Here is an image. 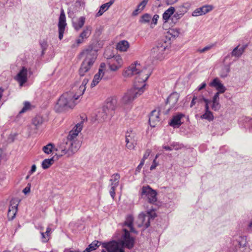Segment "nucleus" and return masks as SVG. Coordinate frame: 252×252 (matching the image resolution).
I'll list each match as a JSON object with an SVG mask.
<instances>
[{
	"instance_id": "3",
	"label": "nucleus",
	"mask_w": 252,
	"mask_h": 252,
	"mask_svg": "<svg viewBox=\"0 0 252 252\" xmlns=\"http://www.w3.org/2000/svg\"><path fill=\"white\" fill-rule=\"evenodd\" d=\"M133 218L132 216H128L123 224L122 234L120 243L124 248L131 249L134 245L135 239L130 235V232L137 233L133 227Z\"/></svg>"
},
{
	"instance_id": "41",
	"label": "nucleus",
	"mask_w": 252,
	"mask_h": 252,
	"mask_svg": "<svg viewBox=\"0 0 252 252\" xmlns=\"http://www.w3.org/2000/svg\"><path fill=\"white\" fill-rule=\"evenodd\" d=\"M40 45L42 49V54H43L44 51L47 49L48 47L47 42L45 40H43L40 41Z\"/></svg>"
},
{
	"instance_id": "58",
	"label": "nucleus",
	"mask_w": 252,
	"mask_h": 252,
	"mask_svg": "<svg viewBox=\"0 0 252 252\" xmlns=\"http://www.w3.org/2000/svg\"><path fill=\"white\" fill-rule=\"evenodd\" d=\"M28 186H30V185L29 184ZM30 191V187H26L23 190V192L25 194H27L28 192H29Z\"/></svg>"
},
{
	"instance_id": "46",
	"label": "nucleus",
	"mask_w": 252,
	"mask_h": 252,
	"mask_svg": "<svg viewBox=\"0 0 252 252\" xmlns=\"http://www.w3.org/2000/svg\"><path fill=\"white\" fill-rule=\"evenodd\" d=\"M83 38H80V37L76 39V43L72 45V48L77 47L80 44L82 43L83 41Z\"/></svg>"
},
{
	"instance_id": "29",
	"label": "nucleus",
	"mask_w": 252,
	"mask_h": 252,
	"mask_svg": "<svg viewBox=\"0 0 252 252\" xmlns=\"http://www.w3.org/2000/svg\"><path fill=\"white\" fill-rule=\"evenodd\" d=\"M239 46H237L233 50L231 53L232 56L239 57L243 54L245 48L241 47L239 48Z\"/></svg>"
},
{
	"instance_id": "27",
	"label": "nucleus",
	"mask_w": 252,
	"mask_h": 252,
	"mask_svg": "<svg viewBox=\"0 0 252 252\" xmlns=\"http://www.w3.org/2000/svg\"><path fill=\"white\" fill-rule=\"evenodd\" d=\"M54 157L51 158L45 159L42 162V168L44 169H48L54 163Z\"/></svg>"
},
{
	"instance_id": "5",
	"label": "nucleus",
	"mask_w": 252,
	"mask_h": 252,
	"mask_svg": "<svg viewBox=\"0 0 252 252\" xmlns=\"http://www.w3.org/2000/svg\"><path fill=\"white\" fill-rule=\"evenodd\" d=\"M170 41L167 39L159 40L151 51V56L157 60H161L165 56L166 51L170 47Z\"/></svg>"
},
{
	"instance_id": "47",
	"label": "nucleus",
	"mask_w": 252,
	"mask_h": 252,
	"mask_svg": "<svg viewBox=\"0 0 252 252\" xmlns=\"http://www.w3.org/2000/svg\"><path fill=\"white\" fill-rule=\"evenodd\" d=\"M151 153V150L150 149H147L144 154L143 157L141 160H143V162H145V160L147 159L149 156H150V154Z\"/></svg>"
},
{
	"instance_id": "24",
	"label": "nucleus",
	"mask_w": 252,
	"mask_h": 252,
	"mask_svg": "<svg viewBox=\"0 0 252 252\" xmlns=\"http://www.w3.org/2000/svg\"><path fill=\"white\" fill-rule=\"evenodd\" d=\"M129 47L128 41L124 40L120 41L117 45V49L121 52H126Z\"/></svg>"
},
{
	"instance_id": "33",
	"label": "nucleus",
	"mask_w": 252,
	"mask_h": 252,
	"mask_svg": "<svg viewBox=\"0 0 252 252\" xmlns=\"http://www.w3.org/2000/svg\"><path fill=\"white\" fill-rule=\"evenodd\" d=\"M91 34V28L87 27L80 34V38H87Z\"/></svg>"
},
{
	"instance_id": "16",
	"label": "nucleus",
	"mask_w": 252,
	"mask_h": 252,
	"mask_svg": "<svg viewBox=\"0 0 252 252\" xmlns=\"http://www.w3.org/2000/svg\"><path fill=\"white\" fill-rule=\"evenodd\" d=\"M179 98V94L176 92H174L172 93L167 98L166 103L169 104L170 106V108H169L167 112H165V114H167L168 113L169 110L171 109H175L177 108L176 105L178 101Z\"/></svg>"
},
{
	"instance_id": "39",
	"label": "nucleus",
	"mask_w": 252,
	"mask_h": 252,
	"mask_svg": "<svg viewBox=\"0 0 252 252\" xmlns=\"http://www.w3.org/2000/svg\"><path fill=\"white\" fill-rule=\"evenodd\" d=\"M31 107V104L30 102L26 101L24 103V106L22 109L20 111L19 114H22L26 112L29 110Z\"/></svg>"
},
{
	"instance_id": "53",
	"label": "nucleus",
	"mask_w": 252,
	"mask_h": 252,
	"mask_svg": "<svg viewBox=\"0 0 252 252\" xmlns=\"http://www.w3.org/2000/svg\"><path fill=\"white\" fill-rule=\"evenodd\" d=\"M179 0H166V3L167 5H173L177 2Z\"/></svg>"
},
{
	"instance_id": "38",
	"label": "nucleus",
	"mask_w": 252,
	"mask_h": 252,
	"mask_svg": "<svg viewBox=\"0 0 252 252\" xmlns=\"http://www.w3.org/2000/svg\"><path fill=\"white\" fill-rule=\"evenodd\" d=\"M151 18V16L149 14H144L141 18L140 21L141 23H146L150 22Z\"/></svg>"
},
{
	"instance_id": "6",
	"label": "nucleus",
	"mask_w": 252,
	"mask_h": 252,
	"mask_svg": "<svg viewBox=\"0 0 252 252\" xmlns=\"http://www.w3.org/2000/svg\"><path fill=\"white\" fill-rule=\"evenodd\" d=\"M117 107V100L116 97H110L107 99L102 111L97 116L100 121H104L108 118H110L114 114V111Z\"/></svg>"
},
{
	"instance_id": "20",
	"label": "nucleus",
	"mask_w": 252,
	"mask_h": 252,
	"mask_svg": "<svg viewBox=\"0 0 252 252\" xmlns=\"http://www.w3.org/2000/svg\"><path fill=\"white\" fill-rule=\"evenodd\" d=\"M210 86L215 87L218 91V93L222 94L225 92L226 89L225 86L220 82V80L216 78L213 80L210 83Z\"/></svg>"
},
{
	"instance_id": "19",
	"label": "nucleus",
	"mask_w": 252,
	"mask_h": 252,
	"mask_svg": "<svg viewBox=\"0 0 252 252\" xmlns=\"http://www.w3.org/2000/svg\"><path fill=\"white\" fill-rule=\"evenodd\" d=\"M137 224L138 227L144 226L145 229L150 226V220L145 213H141L139 215Z\"/></svg>"
},
{
	"instance_id": "18",
	"label": "nucleus",
	"mask_w": 252,
	"mask_h": 252,
	"mask_svg": "<svg viewBox=\"0 0 252 252\" xmlns=\"http://www.w3.org/2000/svg\"><path fill=\"white\" fill-rule=\"evenodd\" d=\"M213 8L211 5H205L195 9L192 13V16L197 17L204 15L211 11Z\"/></svg>"
},
{
	"instance_id": "13",
	"label": "nucleus",
	"mask_w": 252,
	"mask_h": 252,
	"mask_svg": "<svg viewBox=\"0 0 252 252\" xmlns=\"http://www.w3.org/2000/svg\"><path fill=\"white\" fill-rule=\"evenodd\" d=\"M120 176L119 174H114L110 179V190L109 193L111 197L114 199L115 196V190L119 184Z\"/></svg>"
},
{
	"instance_id": "36",
	"label": "nucleus",
	"mask_w": 252,
	"mask_h": 252,
	"mask_svg": "<svg viewBox=\"0 0 252 252\" xmlns=\"http://www.w3.org/2000/svg\"><path fill=\"white\" fill-rule=\"evenodd\" d=\"M115 0H110L108 2L104 3L101 5L100 7L102 10H104V12L107 10L114 3Z\"/></svg>"
},
{
	"instance_id": "59",
	"label": "nucleus",
	"mask_w": 252,
	"mask_h": 252,
	"mask_svg": "<svg viewBox=\"0 0 252 252\" xmlns=\"http://www.w3.org/2000/svg\"><path fill=\"white\" fill-rule=\"evenodd\" d=\"M163 149H165L166 151H172L173 148L171 146L164 145L162 146Z\"/></svg>"
},
{
	"instance_id": "2",
	"label": "nucleus",
	"mask_w": 252,
	"mask_h": 252,
	"mask_svg": "<svg viewBox=\"0 0 252 252\" xmlns=\"http://www.w3.org/2000/svg\"><path fill=\"white\" fill-rule=\"evenodd\" d=\"M136 75L134 87L128 90L122 98V102L124 104L131 103L135 98L140 96L144 92L145 82L149 77V71L147 68L143 67L138 63L131 64L126 69L123 75L125 77H130Z\"/></svg>"
},
{
	"instance_id": "62",
	"label": "nucleus",
	"mask_w": 252,
	"mask_h": 252,
	"mask_svg": "<svg viewBox=\"0 0 252 252\" xmlns=\"http://www.w3.org/2000/svg\"><path fill=\"white\" fill-rule=\"evenodd\" d=\"M170 146H171L172 147L173 150L175 149L176 150H177L179 148V146L177 144H176L175 143L172 144Z\"/></svg>"
},
{
	"instance_id": "9",
	"label": "nucleus",
	"mask_w": 252,
	"mask_h": 252,
	"mask_svg": "<svg viewBox=\"0 0 252 252\" xmlns=\"http://www.w3.org/2000/svg\"><path fill=\"white\" fill-rule=\"evenodd\" d=\"M102 246L108 252H125L123 248L120 247V243L116 241L102 243Z\"/></svg>"
},
{
	"instance_id": "22",
	"label": "nucleus",
	"mask_w": 252,
	"mask_h": 252,
	"mask_svg": "<svg viewBox=\"0 0 252 252\" xmlns=\"http://www.w3.org/2000/svg\"><path fill=\"white\" fill-rule=\"evenodd\" d=\"M184 116V114L181 113H178L173 116L170 122L169 123V125L173 127H176V126L178 127L180 126L182 124L181 121V118Z\"/></svg>"
},
{
	"instance_id": "23",
	"label": "nucleus",
	"mask_w": 252,
	"mask_h": 252,
	"mask_svg": "<svg viewBox=\"0 0 252 252\" xmlns=\"http://www.w3.org/2000/svg\"><path fill=\"white\" fill-rule=\"evenodd\" d=\"M85 22V18L84 17H80L76 20L73 21V27L76 31H78L84 26Z\"/></svg>"
},
{
	"instance_id": "52",
	"label": "nucleus",
	"mask_w": 252,
	"mask_h": 252,
	"mask_svg": "<svg viewBox=\"0 0 252 252\" xmlns=\"http://www.w3.org/2000/svg\"><path fill=\"white\" fill-rule=\"evenodd\" d=\"M158 18V15L155 14L153 17L152 24L153 23L154 25H156Z\"/></svg>"
},
{
	"instance_id": "42",
	"label": "nucleus",
	"mask_w": 252,
	"mask_h": 252,
	"mask_svg": "<svg viewBox=\"0 0 252 252\" xmlns=\"http://www.w3.org/2000/svg\"><path fill=\"white\" fill-rule=\"evenodd\" d=\"M213 47H214V44L209 45L205 46V47H204L202 49H198L197 50V52H199L200 53H204V52L209 51V50L212 49Z\"/></svg>"
},
{
	"instance_id": "44",
	"label": "nucleus",
	"mask_w": 252,
	"mask_h": 252,
	"mask_svg": "<svg viewBox=\"0 0 252 252\" xmlns=\"http://www.w3.org/2000/svg\"><path fill=\"white\" fill-rule=\"evenodd\" d=\"M149 0H143L138 5V8H140L141 10H143L146 4L148 3Z\"/></svg>"
},
{
	"instance_id": "63",
	"label": "nucleus",
	"mask_w": 252,
	"mask_h": 252,
	"mask_svg": "<svg viewBox=\"0 0 252 252\" xmlns=\"http://www.w3.org/2000/svg\"><path fill=\"white\" fill-rule=\"evenodd\" d=\"M202 100L205 102V104H209L210 102H211V100L204 97H202Z\"/></svg>"
},
{
	"instance_id": "15",
	"label": "nucleus",
	"mask_w": 252,
	"mask_h": 252,
	"mask_svg": "<svg viewBox=\"0 0 252 252\" xmlns=\"http://www.w3.org/2000/svg\"><path fill=\"white\" fill-rule=\"evenodd\" d=\"M28 73V69L23 66L15 77L14 79L19 83L20 86H22L27 81Z\"/></svg>"
},
{
	"instance_id": "40",
	"label": "nucleus",
	"mask_w": 252,
	"mask_h": 252,
	"mask_svg": "<svg viewBox=\"0 0 252 252\" xmlns=\"http://www.w3.org/2000/svg\"><path fill=\"white\" fill-rule=\"evenodd\" d=\"M169 32L172 37L176 38L180 34V30L177 28L172 29L169 31Z\"/></svg>"
},
{
	"instance_id": "4",
	"label": "nucleus",
	"mask_w": 252,
	"mask_h": 252,
	"mask_svg": "<svg viewBox=\"0 0 252 252\" xmlns=\"http://www.w3.org/2000/svg\"><path fill=\"white\" fill-rule=\"evenodd\" d=\"M70 143L65 139L63 140L60 142L55 148V151L57 152V156L62 157L66 156L69 157L73 155L79 149V144Z\"/></svg>"
},
{
	"instance_id": "43",
	"label": "nucleus",
	"mask_w": 252,
	"mask_h": 252,
	"mask_svg": "<svg viewBox=\"0 0 252 252\" xmlns=\"http://www.w3.org/2000/svg\"><path fill=\"white\" fill-rule=\"evenodd\" d=\"M212 109L214 111H218L220 108V105L219 101L212 102Z\"/></svg>"
},
{
	"instance_id": "11",
	"label": "nucleus",
	"mask_w": 252,
	"mask_h": 252,
	"mask_svg": "<svg viewBox=\"0 0 252 252\" xmlns=\"http://www.w3.org/2000/svg\"><path fill=\"white\" fill-rule=\"evenodd\" d=\"M123 63V60L120 56H114L110 58L109 68L111 71H116L122 66Z\"/></svg>"
},
{
	"instance_id": "50",
	"label": "nucleus",
	"mask_w": 252,
	"mask_h": 252,
	"mask_svg": "<svg viewBox=\"0 0 252 252\" xmlns=\"http://www.w3.org/2000/svg\"><path fill=\"white\" fill-rule=\"evenodd\" d=\"M220 94L216 93L214 95L212 102L219 101V95Z\"/></svg>"
},
{
	"instance_id": "14",
	"label": "nucleus",
	"mask_w": 252,
	"mask_h": 252,
	"mask_svg": "<svg viewBox=\"0 0 252 252\" xmlns=\"http://www.w3.org/2000/svg\"><path fill=\"white\" fill-rule=\"evenodd\" d=\"M106 64L104 63H101L98 72L96 73L93 79V80L91 84V87L93 88L97 85L102 78L105 74Z\"/></svg>"
},
{
	"instance_id": "48",
	"label": "nucleus",
	"mask_w": 252,
	"mask_h": 252,
	"mask_svg": "<svg viewBox=\"0 0 252 252\" xmlns=\"http://www.w3.org/2000/svg\"><path fill=\"white\" fill-rule=\"evenodd\" d=\"M240 238L242 240V241H238L239 245L240 246V247H245L246 245V239H245L244 237H241Z\"/></svg>"
},
{
	"instance_id": "31",
	"label": "nucleus",
	"mask_w": 252,
	"mask_h": 252,
	"mask_svg": "<svg viewBox=\"0 0 252 252\" xmlns=\"http://www.w3.org/2000/svg\"><path fill=\"white\" fill-rule=\"evenodd\" d=\"M56 147L52 143H49L42 148L43 151L47 154H50L54 150L55 151Z\"/></svg>"
},
{
	"instance_id": "54",
	"label": "nucleus",
	"mask_w": 252,
	"mask_h": 252,
	"mask_svg": "<svg viewBox=\"0 0 252 252\" xmlns=\"http://www.w3.org/2000/svg\"><path fill=\"white\" fill-rule=\"evenodd\" d=\"M197 99V97L196 96H193L192 99L191 101L190 107H193L196 103V99Z\"/></svg>"
},
{
	"instance_id": "10",
	"label": "nucleus",
	"mask_w": 252,
	"mask_h": 252,
	"mask_svg": "<svg viewBox=\"0 0 252 252\" xmlns=\"http://www.w3.org/2000/svg\"><path fill=\"white\" fill-rule=\"evenodd\" d=\"M137 138L136 133L129 129L126 134V147L129 149H133L136 144Z\"/></svg>"
},
{
	"instance_id": "7",
	"label": "nucleus",
	"mask_w": 252,
	"mask_h": 252,
	"mask_svg": "<svg viewBox=\"0 0 252 252\" xmlns=\"http://www.w3.org/2000/svg\"><path fill=\"white\" fill-rule=\"evenodd\" d=\"M141 198L150 204H155L157 201V192L149 186H144L140 189Z\"/></svg>"
},
{
	"instance_id": "61",
	"label": "nucleus",
	"mask_w": 252,
	"mask_h": 252,
	"mask_svg": "<svg viewBox=\"0 0 252 252\" xmlns=\"http://www.w3.org/2000/svg\"><path fill=\"white\" fill-rule=\"evenodd\" d=\"M104 12V10H102L101 8L100 7V9L98 12L96 13V16H100L102 15Z\"/></svg>"
},
{
	"instance_id": "55",
	"label": "nucleus",
	"mask_w": 252,
	"mask_h": 252,
	"mask_svg": "<svg viewBox=\"0 0 252 252\" xmlns=\"http://www.w3.org/2000/svg\"><path fill=\"white\" fill-rule=\"evenodd\" d=\"M36 167L35 164L32 165L31 170L29 171L30 175L32 174L36 170Z\"/></svg>"
},
{
	"instance_id": "35",
	"label": "nucleus",
	"mask_w": 252,
	"mask_h": 252,
	"mask_svg": "<svg viewBox=\"0 0 252 252\" xmlns=\"http://www.w3.org/2000/svg\"><path fill=\"white\" fill-rule=\"evenodd\" d=\"M173 17H172V20L173 22H174L175 23L177 22V21L181 19L183 16L184 15L183 14H182L181 12H180L179 10H177L175 13H174L173 14Z\"/></svg>"
},
{
	"instance_id": "8",
	"label": "nucleus",
	"mask_w": 252,
	"mask_h": 252,
	"mask_svg": "<svg viewBox=\"0 0 252 252\" xmlns=\"http://www.w3.org/2000/svg\"><path fill=\"white\" fill-rule=\"evenodd\" d=\"M83 127V122H81L78 123L73 128V129L70 131L67 138L65 140H67L70 143H72V145H74V143L79 144V148L81 147V143L77 139V136L78 133L81 131Z\"/></svg>"
},
{
	"instance_id": "32",
	"label": "nucleus",
	"mask_w": 252,
	"mask_h": 252,
	"mask_svg": "<svg viewBox=\"0 0 252 252\" xmlns=\"http://www.w3.org/2000/svg\"><path fill=\"white\" fill-rule=\"evenodd\" d=\"M101 242L95 240L92 242L87 247V248L91 251L92 252L96 250L99 246L102 245Z\"/></svg>"
},
{
	"instance_id": "34",
	"label": "nucleus",
	"mask_w": 252,
	"mask_h": 252,
	"mask_svg": "<svg viewBox=\"0 0 252 252\" xmlns=\"http://www.w3.org/2000/svg\"><path fill=\"white\" fill-rule=\"evenodd\" d=\"M145 214L149 219L150 220H151L154 219L157 217V214L153 208L148 210Z\"/></svg>"
},
{
	"instance_id": "28",
	"label": "nucleus",
	"mask_w": 252,
	"mask_h": 252,
	"mask_svg": "<svg viewBox=\"0 0 252 252\" xmlns=\"http://www.w3.org/2000/svg\"><path fill=\"white\" fill-rule=\"evenodd\" d=\"M43 122V118L39 116H36L35 118H34L32 121V125L35 126V128L37 129L39 128V126L42 124Z\"/></svg>"
},
{
	"instance_id": "49",
	"label": "nucleus",
	"mask_w": 252,
	"mask_h": 252,
	"mask_svg": "<svg viewBox=\"0 0 252 252\" xmlns=\"http://www.w3.org/2000/svg\"><path fill=\"white\" fill-rule=\"evenodd\" d=\"M158 162H157V161H156V159H154L153 161L152 164L150 167V170H153L155 169L156 168V167L158 165Z\"/></svg>"
},
{
	"instance_id": "26",
	"label": "nucleus",
	"mask_w": 252,
	"mask_h": 252,
	"mask_svg": "<svg viewBox=\"0 0 252 252\" xmlns=\"http://www.w3.org/2000/svg\"><path fill=\"white\" fill-rule=\"evenodd\" d=\"M191 3L189 2H186L183 3L181 5L178 6L177 8L180 11L183 15H184L191 6Z\"/></svg>"
},
{
	"instance_id": "51",
	"label": "nucleus",
	"mask_w": 252,
	"mask_h": 252,
	"mask_svg": "<svg viewBox=\"0 0 252 252\" xmlns=\"http://www.w3.org/2000/svg\"><path fill=\"white\" fill-rule=\"evenodd\" d=\"M144 164V162H143V160H141L139 164L138 165V166L137 167V168L136 169V172H140L141 169L142 168Z\"/></svg>"
},
{
	"instance_id": "60",
	"label": "nucleus",
	"mask_w": 252,
	"mask_h": 252,
	"mask_svg": "<svg viewBox=\"0 0 252 252\" xmlns=\"http://www.w3.org/2000/svg\"><path fill=\"white\" fill-rule=\"evenodd\" d=\"M51 232V228L49 227L47 228L46 231L45 232V233L47 236V237H50V234Z\"/></svg>"
},
{
	"instance_id": "30",
	"label": "nucleus",
	"mask_w": 252,
	"mask_h": 252,
	"mask_svg": "<svg viewBox=\"0 0 252 252\" xmlns=\"http://www.w3.org/2000/svg\"><path fill=\"white\" fill-rule=\"evenodd\" d=\"M200 118L210 122L214 120V116L211 111H205V113L200 116Z\"/></svg>"
},
{
	"instance_id": "57",
	"label": "nucleus",
	"mask_w": 252,
	"mask_h": 252,
	"mask_svg": "<svg viewBox=\"0 0 252 252\" xmlns=\"http://www.w3.org/2000/svg\"><path fill=\"white\" fill-rule=\"evenodd\" d=\"M206 86V84L205 82L202 83L199 87L197 88V90L198 91H201V90L205 88Z\"/></svg>"
},
{
	"instance_id": "12",
	"label": "nucleus",
	"mask_w": 252,
	"mask_h": 252,
	"mask_svg": "<svg viewBox=\"0 0 252 252\" xmlns=\"http://www.w3.org/2000/svg\"><path fill=\"white\" fill-rule=\"evenodd\" d=\"M59 38L62 40L65 28L66 26L65 15L63 9L61 10L58 23Z\"/></svg>"
},
{
	"instance_id": "21",
	"label": "nucleus",
	"mask_w": 252,
	"mask_h": 252,
	"mask_svg": "<svg viewBox=\"0 0 252 252\" xmlns=\"http://www.w3.org/2000/svg\"><path fill=\"white\" fill-rule=\"evenodd\" d=\"M159 111L154 110L151 112L149 118V122L151 126L155 127L159 122Z\"/></svg>"
},
{
	"instance_id": "17",
	"label": "nucleus",
	"mask_w": 252,
	"mask_h": 252,
	"mask_svg": "<svg viewBox=\"0 0 252 252\" xmlns=\"http://www.w3.org/2000/svg\"><path fill=\"white\" fill-rule=\"evenodd\" d=\"M18 203L15 199H12L10 202L7 217L9 220H12L15 217L17 212Z\"/></svg>"
},
{
	"instance_id": "1",
	"label": "nucleus",
	"mask_w": 252,
	"mask_h": 252,
	"mask_svg": "<svg viewBox=\"0 0 252 252\" xmlns=\"http://www.w3.org/2000/svg\"><path fill=\"white\" fill-rule=\"evenodd\" d=\"M79 55L80 58H83L79 69L80 79L82 81V84L75 93L70 91L62 95L55 106V109L58 112L73 108L76 105L75 101L84 94L86 90V85L90 79V75L92 73L91 69L97 57V50L94 49L92 46H89L84 49Z\"/></svg>"
},
{
	"instance_id": "56",
	"label": "nucleus",
	"mask_w": 252,
	"mask_h": 252,
	"mask_svg": "<svg viewBox=\"0 0 252 252\" xmlns=\"http://www.w3.org/2000/svg\"><path fill=\"white\" fill-rule=\"evenodd\" d=\"M142 10L140 8H138V7H137V8L134 10L132 12V15L136 16L138 14L139 12H140Z\"/></svg>"
},
{
	"instance_id": "64",
	"label": "nucleus",
	"mask_w": 252,
	"mask_h": 252,
	"mask_svg": "<svg viewBox=\"0 0 252 252\" xmlns=\"http://www.w3.org/2000/svg\"><path fill=\"white\" fill-rule=\"evenodd\" d=\"M243 252H252V250H250L249 248H245Z\"/></svg>"
},
{
	"instance_id": "25",
	"label": "nucleus",
	"mask_w": 252,
	"mask_h": 252,
	"mask_svg": "<svg viewBox=\"0 0 252 252\" xmlns=\"http://www.w3.org/2000/svg\"><path fill=\"white\" fill-rule=\"evenodd\" d=\"M175 11V8L171 6L163 13L162 18L165 20V22H166L169 19L171 16L174 13Z\"/></svg>"
},
{
	"instance_id": "45",
	"label": "nucleus",
	"mask_w": 252,
	"mask_h": 252,
	"mask_svg": "<svg viewBox=\"0 0 252 252\" xmlns=\"http://www.w3.org/2000/svg\"><path fill=\"white\" fill-rule=\"evenodd\" d=\"M40 233L41 235V238H42V242H43V243L47 242L48 241V240H49V237H47L45 233L41 232Z\"/></svg>"
},
{
	"instance_id": "37",
	"label": "nucleus",
	"mask_w": 252,
	"mask_h": 252,
	"mask_svg": "<svg viewBox=\"0 0 252 252\" xmlns=\"http://www.w3.org/2000/svg\"><path fill=\"white\" fill-rule=\"evenodd\" d=\"M230 71V67L229 65L224 66L222 69L221 72L220 74V76L221 77H226L228 73Z\"/></svg>"
}]
</instances>
